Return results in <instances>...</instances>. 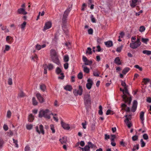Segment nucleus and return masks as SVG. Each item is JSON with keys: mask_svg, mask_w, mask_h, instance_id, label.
<instances>
[{"mask_svg": "<svg viewBox=\"0 0 151 151\" xmlns=\"http://www.w3.org/2000/svg\"><path fill=\"white\" fill-rule=\"evenodd\" d=\"M49 112L50 110L48 109H46L45 110H41L39 112V117L40 118L44 117L49 119L50 118V114Z\"/></svg>", "mask_w": 151, "mask_h": 151, "instance_id": "obj_1", "label": "nucleus"}, {"mask_svg": "<svg viewBox=\"0 0 151 151\" xmlns=\"http://www.w3.org/2000/svg\"><path fill=\"white\" fill-rule=\"evenodd\" d=\"M132 42L130 44L129 46L131 48L133 49L137 48L141 45V43L139 38H137L135 42H134L132 41Z\"/></svg>", "mask_w": 151, "mask_h": 151, "instance_id": "obj_2", "label": "nucleus"}, {"mask_svg": "<svg viewBox=\"0 0 151 151\" xmlns=\"http://www.w3.org/2000/svg\"><path fill=\"white\" fill-rule=\"evenodd\" d=\"M83 89L81 86H79L78 90L74 89L73 90V93L75 96H77L78 95L81 96L82 94Z\"/></svg>", "mask_w": 151, "mask_h": 151, "instance_id": "obj_3", "label": "nucleus"}, {"mask_svg": "<svg viewBox=\"0 0 151 151\" xmlns=\"http://www.w3.org/2000/svg\"><path fill=\"white\" fill-rule=\"evenodd\" d=\"M123 100L125 103H127L129 105H130L131 104L132 100V99L131 97H128L127 95L124 94L122 96Z\"/></svg>", "mask_w": 151, "mask_h": 151, "instance_id": "obj_4", "label": "nucleus"}, {"mask_svg": "<svg viewBox=\"0 0 151 151\" xmlns=\"http://www.w3.org/2000/svg\"><path fill=\"white\" fill-rule=\"evenodd\" d=\"M39 129L40 130V131L39 130L38 126H37L36 127V130L37 132L39 134H40V132H41L42 134H44L45 133L44 130V127L43 126L42 124L39 125Z\"/></svg>", "mask_w": 151, "mask_h": 151, "instance_id": "obj_5", "label": "nucleus"}, {"mask_svg": "<svg viewBox=\"0 0 151 151\" xmlns=\"http://www.w3.org/2000/svg\"><path fill=\"white\" fill-rule=\"evenodd\" d=\"M53 62L56 63L58 65L60 64V62L58 59V56L57 55L56 56L51 58Z\"/></svg>", "mask_w": 151, "mask_h": 151, "instance_id": "obj_6", "label": "nucleus"}, {"mask_svg": "<svg viewBox=\"0 0 151 151\" xmlns=\"http://www.w3.org/2000/svg\"><path fill=\"white\" fill-rule=\"evenodd\" d=\"M17 12L18 14L23 15H26L27 14V12L25 11V9L23 8L19 9L17 10Z\"/></svg>", "mask_w": 151, "mask_h": 151, "instance_id": "obj_7", "label": "nucleus"}, {"mask_svg": "<svg viewBox=\"0 0 151 151\" xmlns=\"http://www.w3.org/2000/svg\"><path fill=\"white\" fill-rule=\"evenodd\" d=\"M137 102L136 100H134L133 101L132 106L131 109V111L133 112H134L137 108Z\"/></svg>", "mask_w": 151, "mask_h": 151, "instance_id": "obj_8", "label": "nucleus"}, {"mask_svg": "<svg viewBox=\"0 0 151 151\" xmlns=\"http://www.w3.org/2000/svg\"><path fill=\"white\" fill-rule=\"evenodd\" d=\"M87 81L88 83L86 84V86L87 88L90 89L91 88L93 82L90 79H88L87 80Z\"/></svg>", "mask_w": 151, "mask_h": 151, "instance_id": "obj_9", "label": "nucleus"}, {"mask_svg": "<svg viewBox=\"0 0 151 151\" xmlns=\"http://www.w3.org/2000/svg\"><path fill=\"white\" fill-rule=\"evenodd\" d=\"M51 23L50 22H48L45 23L44 28V30H45L50 29L51 27Z\"/></svg>", "mask_w": 151, "mask_h": 151, "instance_id": "obj_10", "label": "nucleus"}, {"mask_svg": "<svg viewBox=\"0 0 151 151\" xmlns=\"http://www.w3.org/2000/svg\"><path fill=\"white\" fill-rule=\"evenodd\" d=\"M61 124L62 126L64 129L68 130L70 129V127L69 125L63 121L61 122Z\"/></svg>", "mask_w": 151, "mask_h": 151, "instance_id": "obj_11", "label": "nucleus"}, {"mask_svg": "<svg viewBox=\"0 0 151 151\" xmlns=\"http://www.w3.org/2000/svg\"><path fill=\"white\" fill-rule=\"evenodd\" d=\"M122 109L124 110L127 112H129L130 111V108L127 106L126 104H122L121 105Z\"/></svg>", "mask_w": 151, "mask_h": 151, "instance_id": "obj_12", "label": "nucleus"}, {"mask_svg": "<svg viewBox=\"0 0 151 151\" xmlns=\"http://www.w3.org/2000/svg\"><path fill=\"white\" fill-rule=\"evenodd\" d=\"M84 100L85 103H88L90 102V98L89 94H87L85 95Z\"/></svg>", "mask_w": 151, "mask_h": 151, "instance_id": "obj_13", "label": "nucleus"}, {"mask_svg": "<svg viewBox=\"0 0 151 151\" xmlns=\"http://www.w3.org/2000/svg\"><path fill=\"white\" fill-rule=\"evenodd\" d=\"M71 10L70 7H68L64 12L63 16L67 17L68 15Z\"/></svg>", "mask_w": 151, "mask_h": 151, "instance_id": "obj_14", "label": "nucleus"}, {"mask_svg": "<svg viewBox=\"0 0 151 151\" xmlns=\"http://www.w3.org/2000/svg\"><path fill=\"white\" fill-rule=\"evenodd\" d=\"M36 96L40 103H42L44 102V99L40 93H38L36 94Z\"/></svg>", "mask_w": 151, "mask_h": 151, "instance_id": "obj_15", "label": "nucleus"}, {"mask_svg": "<svg viewBox=\"0 0 151 151\" xmlns=\"http://www.w3.org/2000/svg\"><path fill=\"white\" fill-rule=\"evenodd\" d=\"M104 44L106 46L108 47H110L113 46V43L111 41H108L104 42Z\"/></svg>", "mask_w": 151, "mask_h": 151, "instance_id": "obj_16", "label": "nucleus"}, {"mask_svg": "<svg viewBox=\"0 0 151 151\" xmlns=\"http://www.w3.org/2000/svg\"><path fill=\"white\" fill-rule=\"evenodd\" d=\"M67 141V137L65 136L63 137L62 138L59 139V141L62 144H65L66 143Z\"/></svg>", "mask_w": 151, "mask_h": 151, "instance_id": "obj_17", "label": "nucleus"}, {"mask_svg": "<svg viewBox=\"0 0 151 151\" xmlns=\"http://www.w3.org/2000/svg\"><path fill=\"white\" fill-rule=\"evenodd\" d=\"M50 53L51 58L58 55L57 52L55 50L53 49H52L50 50Z\"/></svg>", "mask_w": 151, "mask_h": 151, "instance_id": "obj_18", "label": "nucleus"}, {"mask_svg": "<svg viewBox=\"0 0 151 151\" xmlns=\"http://www.w3.org/2000/svg\"><path fill=\"white\" fill-rule=\"evenodd\" d=\"M124 122L129 128H130L131 127L132 125L129 120L128 117H127L124 120Z\"/></svg>", "mask_w": 151, "mask_h": 151, "instance_id": "obj_19", "label": "nucleus"}, {"mask_svg": "<svg viewBox=\"0 0 151 151\" xmlns=\"http://www.w3.org/2000/svg\"><path fill=\"white\" fill-rule=\"evenodd\" d=\"M44 65L47 68H48L49 70H51L53 68V65L51 63H49L48 65L45 64Z\"/></svg>", "mask_w": 151, "mask_h": 151, "instance_id": "obj_20", "label": "nucleus"}, {"mask_svg": "<svg viewBox=\"0 0 151 151\" xmlns=\"http://www.w3.org/2000/svg\"><path fill=\"white\" fill-rule=\"evenodd\" d=\"M83 68V70L84 72L86 73H89L90 70L89 69L87 68L86 66L83 65L82 66Z\"/></svg>", "mask_w": 151, "mask_h": 151, "instance_id": "obj_21", "label": "nucleus"}, {"mask_svg": "<svg viewBox=\"0 0 151 151\" xmlns=\"http://www.w3.org/2000/svg\"><path fill=\"white\" fill-rule=\"evenodd\" d=\"M114 62L118 65H120L121 64L120 60L119 57L116 58L114 60Z\"/></svg>", "mask_w": 151, "mask_h": 151, "instance_id": "obj_22", "label": "nucleus"}, {"mask_svg": "<svg viewBox=\"0 0 151 151\" xmlns=\"http://www.w3.org/2000/svg\"><path fill=\"white\" fill-rule=\"evenodd\" d=\"M100 73V72L97 69L93 71V74L95 76L99 77Z\"/></svg>", "mask_w": 151, "mask_h": 151, "instance_id": "obj_23", "label": "nucleus"}, {"mask_svg": "<svg viewBox=\"0 0 151 151\" xmlns=\"http://www.w3.org/2000/svg\"><path fill=\"white\" fill-rule=\"evenodd\" d=\"M64 89L66 90L70 91L72 90V88L71 86L70 85H67L64 87Z\"/></svg>", "mask_w": 151, "mask_h": 151, "instance_id": "obj_24", "label": "nucleus"}, {"mask_svg": "<svg viewBox=\"0 0 151 151\" xmlns=\"http://www.w3.org/2000/svg\"><path fill=\"white\" fill-rule=\"evenodd\" d=\"M137 2V0H132V3L130 4L131 7H134L135 6Z\"/></svg>", "mask_w": 151, "mask_h": 151, "instance_id": "obj_25", "label": "nucleus"}, {"mask_svg": "<svg viewBox=\"0 0 151 151\" xmlns=\"http://www.w3.org/2000/svg\"><path fill=\"white\" fill-rule=\"evenodd\" d=\"M82 150V151H90L89 147L87 145L85 146L84 148L81 147H79Z\"/></svg>", "mask_w": 151, "mask_h": 151, "instance_id": "obj_26", "label": "nucleus"}, {"mask_svg": "<svg viewBox=\"0 0 151 151\" xmlns=\"http://www.w3.org/2000/svg\"><path fill=\"white\" fill-rule=\"evenodd\" d=\"M144 112L143 111L141 112L140 113V118L141 120L142 121H143L144 120Z\"/></svg>", "mask_w": 151, "mask_h": 151, "instance_id": "obj_27", "label": "nucleus"}, {"mask_svg": "<svg viewBox=\"0 0 151 151\" xmlns=\"http://www.w3.org/2000/svg\"><path fill=\"white\" fill-rule=\"evenodd\" d=\"M130 68L128 67L124 68L122 70V73L124 74H126L129 70Z\"/></svg>", "mask_w": 151, "mask_h": 151, "instance_id": "obj_28", "label": "nucleus"}, {"mask_svg": "<svg viewBox=\"0 0 151 151\" xmlns=\"http://www.w3.org/2000/svg\"><path fill=\"white\" fill-rule=\"evenodd\" d=\"M55 71L56 73L58 74H60V73H62V70L59 67H57L56 68Z\"/></svg>", "mask_w": 151, "mask_h": 151, "instance_id": "obj_29", "label": "nucleus"}, {"mask_svg": "<svg viewBox=\"0 0 151 151\" xmlns=\"http://www.w3.org/2000/svg\"><path fill=\"white\" fill-rule=\"evenodd\" d=\"M34 118L33 115L32 114H31L29 115L28 117V121L30 122H32L34 120Z\"/></svg>", "mask_w": 151, "mask_h": 151, "instance_id": "obj_30", "label": "nucleus"}, {"mask_svg": "<svg viewBox=\"0 0 151 151\" xmlns=\"http://www.w3.org/2000/svg\"><path fill=\"white\" fill-rule=\"evenodd\" d=\"M143 54H146L147 55H150L151 54V51L146 50H144L142 51Z\"/></svg>", "mask_w": 151, "mask_h": 151, "instance_id": "obj_31", "label": "nucleus"}, {"mask_svg": "<svg viewBox=\"0 0 151 151\" xmlns=\"http://www.w3.org/2000/svg\"><path fill=\"white\" fill-rule=\"evenodd\" d=\"M40 89L43 91H45L46 89V86L44 84H42L40 86Z\"/></svg>", "mask_w": 151, "mask_h": 151, "instance_id": "obj_32", "label": "nucleus"}, {"mask_svg": "<svg viewBox=\"0 0 151 151\" xmlns=\"http://www.w3.org/2000/svg\"><path fill=\"white\" fill-rule=\"evenodd\" d=\"M91 130L92 131H94L95 129V122H93L91 124L90 126Z\"/></svg>", "mask_w": 151, "mask_h": 151, "instance_id": "obj_33", "label": "nucleus"}, {"mask_svg": "<svg viewBox=\"0 0 151 151\" xmlns=\"http://www.w3.org/2000/svg\"><path fill=\"white\" fill-rule=\"evenodd\" d=\"M99 115H101L103 114L102 107L100 105L99 107Z\"/></svg>", "mask_w": 151, "mask_h": 151, "instance_id": "obj_34", "label": "nucleus"}, {"mask_svg": "<svg viewBox=\"0 0 151 151\" xmlns=\"http://www.w3.org/2000/svg\"><path fill=\"white\" fill-rule=\"evenodd\" d=\"M141 41L142 42L144 43L147 44V42L149 41V40L148 38H142Z\"/></svg>", "mask_w": 151, "mask_h": 151, "instance_id": "obj_35", "label": "nucleus"}, {"mask_svg": "<svg viewBox=\"0 0 151 151\" xmlns=\"http://www.w3.org/2000/svg\"><path fill=\"white\" fill-rule=\"evenodd\" d=\"M92 63V60H88L87 61L84 63V64L86 65H91Z\"/></svg>", "mask_w": 151, "mask_h": 151, "instance_id": "obj_36", "label": "nucleus"}, {"mask_svg": "<svg viewBox=\"0 0 151 151\" xmlns=\"http://www.w3.org/2000/svg\"><path fill=\"white\" fill-rule=\"evenodd\" d=\"M88 145H87L88 147H89V149L90 148H93L94 147V146H95L94 145L90 142H88Z\"/></svg>", "mask_w": 151, "mask_h": 151, "instance_id": "obj_37", "label": "nucleus"}, {"mask_svg": "<svg viewBox=\"0 0 151 151\" xmlns=\"http://www.w3.org/2000/svg\"><path fill=\"white\" fill-rule=\"evenodd\" d=\"M69 60V58L68 56L67 55H65L64 56V60L65 62H68Z\"/></svg>", "mask_w": 151, "mask_h": 151, "instance_id": "obj_38", "label": "nucleus"}, {"mask_svg": "<svg viewBox=\"0 0 151 151\" xmlns=\"http://www.w3.org/2000/svg\"><path fill=\"white\" fill-rule=\"evenodd\" d=\"M143 82L145 84H147V83H148L150 81V80L147 78H144L143 79Z\"/></svg>", "mask_w": 151, "mask_h": 151, "instance_id": "obj_39", "label": "nucleus"}, {"mask_svg": "<svg viewBox=\"0 0 151 151\" xmlns=\"http://www.w3.org/2000/svg\"><path fill=\"white\" fill-rule=\"evenodd\" d=\"M139 148V145L138 144L137 145H134L132 149V150L133 151H135L136 150H138Z\"/></svg>", "mask_w": 151, "mask_h": 151, "instance_id": "obj_40", "label": "nucleus"}, {"mask_svg": "<svg viewBox=\"0 0 151 151\" xmlns=\"http://www.w3.org/2000/svg\"><path fill=\"white\" fill-rule=\"evenodd\" d=\"M123 46L122 45L120 46L117 47L116 50V51L118 52H120L123 48Z\"/></svg>", "mask_w": 151, "mask_h": 151, "instance_id": "obj_41", "label": "nucleus"}, {"mask_svg": "<svg viewBox=\"0 0 151 151\" xmlns=\"http://www.w3.org/2000/svg\"><path fill=\"white\" fill-rule=\"evenodd\" d=\"M97 44L99 45L102 43L103 42L102 39L101 38H98L97 40Z\"/></svg>", "mask_w": 151, "mask_h": 151, "instance_id": "obj_42", "label": "nucleus"}, {"mask_svg": "<svg viewBox=\"0 0 151 151\" xmlns=\"http://www.w3.org/2000/svg\"><path fill=\"white\" fill-rule=\"evenodd\" d=\"M11 114L12 113L11 111L9 110H8L7 113V117L9 118H10L11 116Z\"/></svg>", "mask_w": 151, "mask_h": 151, "instance_id": "obj_43", "label": "nucleus"}, {"mask_svg": "<svg viewBox=\"0 0 151 151\" xmlns=\"http://www.w3.org/2000/svg\"><path fill=\"white\" fill-rule=\"evenodd\" d=\"M87 50L86 51V53H88L89 54H91L92 53L91 49L89 47H88L87 48Z\"/></svg>", "mask_w": 151, "mask_h": 151, "instance_id": "obj_44", "label": "nucleus"}, {"mask_svg": "<svg viewBox=\"0 0 151 151\" xmlns=\"http://www.w3.org/2000/svg\"><path fill=\"white\" fill-rule=\"evenodd\" d=\"M145 28L143 26H141L139 27V31L141 32H142L145 31Z\"/></svg>", "mask_w": 151, "mask_h": 151, "instance_id": "obj_45", "label": "nucleus"}, {"mask_svg": "<svg viewBox=\"0 0 151 151\" xmlns=\"http://www.w3.org/2000/svg\"><path fill=\"white\" fill-rule=\"evenodd\" d=\"M113 114V112L110 109H108L106 112V114L107 115L109 114Z\"/></svg>", "mask_w": 151, "mask_h": 151, "instance_id": "obj_46", "label": "nucleus"}, {"mask_svg": "<svg viewBox=\"0 0 151 151\" xmlns=\"http://www.w3.org/2000/svg\"><path fill=\"white\" fill-rule=\"evenodd\" d=\"M67 19V17H66L63 16L62 18V22L63 24H65L66 22V21Z\"/></svg>", "mask_w": 151, "mask_h": 151, "instance_id": "obj_47", "label": "nucleus"}, {"mask_svg": "<svg viewBox=\"0 0 151 151\" xmlns=\"http://www.w3.org/2000/svg\"><path fill=\"white\" fill-rule=\"evenodd\" d=\"M33 104L34 105H36L37 104V102L36 100L35 99L34 97H33L32 99Z\"/></svg>", "mask_w": 151, "mask_h": 151, "instance_id": "obj_48", "label": "nucleus"}, {"mask_svg": "<svg viewBox=\"0 0 151 151\" xmlns=\"http://www.w3.org/2000/svg\"><path fill=\"white\" fill-rule=\"evenodd\" d=\"M13 143L15 144V147L17 148L18 147L17 140H15L14 139H13Z\"/></svg>", "mask_w": 151, "mask_h": 151, "instance_id": "obj_49", "label": "nucleus"}, {"mask_svg": "<svg viewBox=\"0 0 151 151\" xmlns=\"http://www.w3.org/2000/svg\"><path fill=\"white\" fill-rule=\"evenodd\" d=\"M138 139V136L137 135H135L132 137V139L133 141H137Z\"/></svg>", "mask_w": 151, "mask_h": 151, "instance_id": "obj_50", "label": "nucleus"}, {"mask_svg": "<svg viewBox=\"0 0 151 151\" xmlns=\"http://www.w3.org/2000/svg\"><path fill=\"white\" fill-rule=\"evenodd\" d=\"M91 21L93 23L96 22V20L95 18L94 17V16L93 15L91 14Z\"/></svg>", "mask_w": 151, "mask_h": 151, "instance_id": "obj_51", "label": "nucleus"}, {"mask_svg": "<svg viewBox=\"0 0 151 151\" xmlns=\"http://www.w3.org/2000/svg\"><path fill=\"white\" fill-rule=\"evenodd\" d=\"M8 83L10 85H11L12 84V80L11 78H9L8 79Z\"/></svg>", "mask_w": 151, "mask_h": 151, "instance_id": "obj_52", "label": "nucleus"}, {"mask_svg": "<svg viewBox=\"0 0 151 151\" xmlns=\"http://www.w3.org/2000/svg\"><path fill=\"white\" fill-rule=\"evenodd\" d=\"M134 68H136L138 69L140 71H142V67H139V65H135L134 66Z\"/></svg>", "mask_w": 151, "mask_h": 151, "instance_id": "obj_53", "label": "nucleus"}, {"mask_svg": "<svg viewBox=\"0 0 151 151\" xmlns=\"http://www.w3.org/2000/svg\"><path fill=\"white\" fill-rule=\"evenodd\" d=\"M140 142H141V145L142 147H144L145 146V143L143 141L142 139H141L140 140Z\"/></svg>", "mask_w": 151, "mask_h": 151, "instance_id": "obj_54", "label": "nucleus"}, {"mask_svg": "<svg viewBox=\"0 0 151 151\" xmlns=\"http://www.w3.org/2000/svg\"><path fill=\"white\" fill-rule=\"evenodd\" d=\"M83 74L81 72L79 73L78 75V77L79 79H81L83 77Z\"/></svg>", "mask_w": 151, "mask_h": 151, "instance_id": "obj_55", "label": "nucleus"}, {"mask_svg": "<svg viewBox=\"0 0 151 151\" xmlns=\"http://www.w3.org/2000/svg\"><path fill=\"white\" fill-rule=\"evenodd\" d=\"M32 127V125L31 124H28L26 125V128L27 129L30 130Z\"/></svg>", "mask_w": 151, "mask_h": 151, "instance_id": "obj_56", "label": "nucleus"}, {"mask_svg": "<svg viewBox=\"0 0 151 151\" xmlns=\"http://www.w3.org/2000/svg\"><path fill=\"white\" fill-rule=\"evenodd\" d=\"M27 23L26 22H24L23 23L21 24V27L22 29H24Z\"/></svg>", "mask_w": 151, "mask_h": 151, "instance_id": "obj_57", "label": "nucleus"}, {"mask_svg": "<svg viewBox=\"0 0 151 151\" xmlns=\"http://www.w3.org/2000/svg\"><path fill=\"white\" fill-rule=\"evenodd\" d=\"M4 143V141L3 139L2 138L0 139V147L1 148L3 144Z\"/></svg>", "mask_w": 151, "mask_h": 151, "instance_id": "obj_58", "label": "nucleus"}, {"mask_svg": "<svg viewBox=\"0 0 151 151\" xmlns=\"http://www.w3.org/2000/svg\"><path fill=\"white\" fill-rule=\"evenodd\" d=\"M60 75L61 76L58 77V78L62 80L65 77L64 76V75L63 73H61Z\"/></svg>", "mask_w": 151, "mask_h": 151, "instance_id": "obj_59", "label": "nucleus"}, {"mask_svg": "<svg viewBox=\"0 0 151 151\" xmlns=\"http://www.w3.org/2000/svg\"><path fill=\"white\" fill-rule=\"evenodd\" d=\"M50 129L52 131V133H55V130L54 129V127L53 125L52 124H51L50 125Z\"/></svg>", "mask_w": 151, "mask_h": 151, "instance_id": "obj_60", "label": "nucleus"}, {"mask_svg": "<svg viewBox=\"0 0 151 151\" xmlns=\"http://www.w3.org/2000/svg\"><path fill=\"white\" fill-rule=\"evenodd\" d=\"M37 55H36L35 54L34 55L32 56V60L35 61L37 60Z\"/></svg>", "mask_w": 151, "mask_h": 151, "instance_id": "obj_61", "label": "nucleus"}, {"mask_svg": "<svg viewBox=\"0 0 151 151\" xmlns=\"http://www.w3.org/2000/svg\"><path fill=\"white\" fill-rule=\"evenodd\" d=\"M87 123L85 121V122H83L81 124L83 126V127L84 129H86V125Z\"/></svg>", "mask_w": 151, "mask_h": 151, "instance_id": "obj_62", "label": "nucleus"}, {"mask_svg": "<svg viewBox=\"0 0 151 151\" xmlns=\"http://www.w3.org/2000/svg\"><path fill=\"white\" fill-rule=\"evenodd\" d=\"M143 138L145 140H147L148 139V136L146 134H144L143 135Z\"/></svg>", "mask_w": 151, "mask_h": 151, "instance_id": "obj_63", "label": "nucleus"}, {"mask_svg": "<svg viewBox=\"0 0 151 151\" xmlns=\"http://www.w3.org/2000/svg\"><path fill=\"white\" fill-rule=\"evenodd\" d=\"M30 147L29 146H26L24 148L25 151H29L30 150Z\"/></svg>", "mask_w": 151, "mask_h": 151, "instance_id": "obj_64", "label": "nucleus"}]
</instances>
